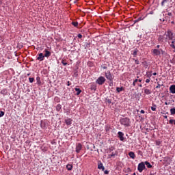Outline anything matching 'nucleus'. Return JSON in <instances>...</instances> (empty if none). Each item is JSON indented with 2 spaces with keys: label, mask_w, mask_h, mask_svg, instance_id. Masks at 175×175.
Segmentation results:
<instances>
[{
  "label": "nucleus",
  "mask_w": 175,
  "mask_h": 175,
  "mask_svg": "<svg viewBox=\"0 0 175 175\" xmlns=\"http://www.w3.org/2000/svg\"><path fill=\"white\" fill-rule=\"evenodd\" d=\"M139 87H143V85L140 84V85H139Z\"/></svg>",
  "instance_id": "bf43d9fd"
},
{
  "label": "nucleus",
  "mask_w": 175,
  "mask_h": 175,
  "mask_svg": "<svg viewBox=\"0 0 175 175\" xmlns=\"http://www.w3.org/2000/svg\"><path fill=\"white\" fill-rule=\"evenodd\" d=\"M105 129L106 132H109L110 131V126L109 125H106L105 126Z\"/></svg>",
  "instance_id": "7c9ffc66"
},
{
  "label": "nucleus",
  "mask_w": 175,
  "mask_h": 175,
  "mask_svg": "<svg viewBox=\"0 0 175 175\" xmlns=\"http://www.w3.org/2000/svg\"><path fill=\"white\" fill-rule=\"evenodd\" d=\"M171 47H172V49H174V51H175V45L174 44H171Z\"/></svg>",
  "instance_id": "49530a36"
},
{
  "label": "nucleus",
  "mask_w": 175,
  "mask_h": 175,
  "mask_svg": "<svg viewBox=\"0 0 175 175\" xmlns=\"http://www.w3.org/2000/svg\"><path fill=\"white\" fill-rule=\"evenodd\" d=\"M157 49H159V45H157Z\"/></svg>",
  "instance_id": "052dcab7"
},
{
  "label": "nucleus",
  "mask_w": 175,
  "mask_h": 175,
  "mask_svg": "<svg viewBox=\"0 0 175 175\" xmlns=\"http://www.w3.org/2000/svg\"><path fill=\"white\" fill-rule=\"evenodd\" d=\"M144 169H146V165L144 162H142L138 164L137 170L139 172V173H142Z\"/></svg>",
  "instance_id": "20e7f679"
},
{
  "label": "nucleus",
  "mask_w": 175,
  "mask_h": 175,
  "mask_svg": "<svg viewBox=\"0 0 175 175\" xmlns=\"http://www.w3.org/2000/svg\"><path fill=\"white\" fill-rule=\"evenodd\" d=\"M105 77L107 79V80H109V81H113V75H111V72L110 71H107L105 72Z\"/></svg>",
  "instance_id": "39448f33"
},
{
  "label": "nucleus",
  "mask_w": 175,
  "mask_h": 175,
  "mask_svg": "<svg viewBox=\"0 0 175 175\" xmlns=\"http://www.w3.org/2000/svg\"><path fill=\"white\" fill-rule=\"evenodd\" d=\"M120 122L121 125H124L126 128H128V126H131V119L129 118H124L120 119Z\"/></svg>",
  "instance_id": "f03ea898"
},
{
  "label": "nucleus",
  "mask_w": 175,
  "mask_h": 175,
  "mask_svg": "<svg viewBox=\"0 0 175 175\" xmlns=\"http://www.w3.org/2000/svg\"><path fill=\"white\" fill-rule=\"evenodd\" d=\"M113 150H114V148H113V146L109 148V151H113Z\"/></svg>",
  "instance_id": "a18cd8bd"
},
{
  "label": "nucleus",
  "mask_w": 175,
  "mask_h": 175,
  "mask_svg": "<svg viewBox=\"0 0 175 175\" xmlns=\"http://www.w3.org/2000/svg\"><path fill=\"white\" fill-rule=\"evenodd\" d=\"M140 113H142V114H144L145 111H144V110L142 109V110L140 111Z\"/></svg>",
  "instance_id": "de8ad7c7"
},
{
  "label": "nucleus",
  "mask_w": 175,
  "mask_h": 175,
  "mask_svg": "<svg viewBox=\"0 0 175 175\" xmlns=\"http://www.w3.org/2000/svg\"><path fill=\"white\" fill-rule=\"evenodd\" d=\"M137 81H139V79H135V80H134V83H137Z\"/></svg>",
  "instance_id": "603ef678"
},
{
  "label": "nucleus",
  "mask_w": 175,
  "mask_h": 175,
  "mask_svg": "<svg viewBox=\"0 0 175 175\" xmlns=\"http://www.w3.org/2000/svg\"><path fill=\"white\" fill-rule=\"evenodd\" d=\"M72 25L77 28L79 27V23L78 22H72Z\"/></svg>",
  "instance_id": "bb28decb"
},
{
  "label": "nucleus",
  "mask_w": 175,
  "mask_h": 175,
  "mask_svg": "<svg viewBox=\"0 0 175 175\" xmlns=\"http://www.w3.org/2000/svg\"><path fill=\"white\" fill-rule=\"evenodd\" d=\"M152 52L154 54V55H159L161 53L163 54V51H162V49H152Z\"/></svg>",
  "instance_id": "423d86ee"
},
{
  "label": "nucleus",
  "mask_w": 175,
  "mask_h": 175,
  "mask_svg": "<svg viewBox=\"0 0 175 175\" xmlns=\"http://www.w3.org/2000/svg\"><path fill=\"white\" fill-rule=\"evenodd\" d=\"M16 48L17 49H23V44H18V45H16Z\"/></svg>",
  "instance_id": "4c0bfd02"
},
{
  "label": "nucleus",
  "mask_w": 175,
  "mask_h": 175,
  "mask_svg": "<svg viewBox=\"0 0 175 175\" xmlns=\"http://www.w3.org/2000/svg\"><path fill=\"white\" fill-rule=\"evenodd\" d=\"M138 81H139V83H142V79H138Z\"/></svg>",
  "instance_id": "4d7b16f0"
},
{
  "label": "nucleus",
  "mask_w": 175,
  "mask_h": 175,
  "mask_svg": "<svg viewBox=\"0 0 175 175\" xmlns=\"http://www.w3.org/2000/svg\"><path fill=\"white\" fill-rule=\"evenodd\" d=\"M98 169L102 170L103 172H105V167L103 166V163H102V161H98Z\"/></svg>",
  "instance_id": "1a4fd4ad"
},
{
  "label": "nucleus",
  "mask_w": 175,
  "mask_h": 175,
  "mask_svg": "<svg viewBox=\"0 0 175 175\" xmlns=\"http://www.w3.org/2000/svg\"><path fill=\"white\" fill-rule=\"evenodd\" d=\"M109 86H110V87H113V81H110V83H109Z\"/></svg>",
  "instance_id": "79ce46f5"
},
{
  "label": "nucleus",
  "mask_w": 175,
  "mask_h": 175,
  "mask_svg": "<svg viewBox=\"0 0 175 175\" xmlns=\"http://www.w3.org/2000/svg\"><path fill=\"white\" fill-rule=\"evenodd\" d=\"M146 76L148 77V79H150V77L152 76V71H147Z\"/></svg>",
  "instance_id": "dca6fc26"
},
{
  "label": "nucleus",
  "mask_w": 175,
  "mask_h": 175,
  "mask_svg": "<svg viewBox=\"0 0 175 175\" xmlns=\"http://www.w3.org/2000/svg\"><path fill=\"white\" fill-rule=\"evenodd\" d=\"M169 124H174V125H175V120H173V119L170 120Z\"/></svg>",
  "instance_id": "473e14b6"
},
{
  "label": "nucleus",
  "mask_w": 175,
  "mask_h": 175,
  "mask_svg": "<svg viewBox=\"0 0 175 175\" xmlns=\"http://www.w3.org/2000/svg\"><path fill=\"white\" fill-rule=\"evenodd\" d=\"M165 119L167 118V116H163Z\"/></svg>",
  "instance_id": "13d9d810"
},
{
  "label": "nucleus",
  "mask_w": 175,
  "mask_h": 175,
  "mask_svg": "<svg viewBox=\"0 0 175 175\" xmlns=\"http://www.w3.org/2000/svg\"><path fill=\"white\" fill-rule=\"evenodd\" d=\"M129 155L130 158H131L132 159H135V152H129Z\"/></svg>",
  "instance_id": "f3484780"
},
{
  "label": "nucleus",
  "mask_w": 175,
  "mask_h": 175,
  "mask_svg": "<svg viewBox=\"0 0 175 175\" xmlns=\"http://www.w3.org/2000/svg\"><path fill=\"white\" fill-rule=\"evenodd\" d=\"M67 85H68V87H69V85H70V81H68L67 82Z\"/></svg>",
  "instance_id": "8fccbe9b"
},
{
  "label": "nucleus",
  "mask_w": 175,
  "mask_h": 175,
  "mask_svg": "<svg viewBox=\"0 0 175 175\" xmlns=\"http://www.w3.org/2000/svg\"><path fill=\"white\" fill-rule=\"evenodd\" d=\"M151 110H152V111H155L157 110V105L153 104V105H152V107H151Z\"/></svg>",
  "instance_id": "a878e982"
},
{
  "label": "nucleus",
  "mask_w": 175,
  "mask_h": 175,
  "mask_svg": "<svg viewBox=\"0 0 175 175\" xmlns=\"http://www.w3.org/2000/svg\"><path fill=\"white\" fill-rule=\"evenodd\" d=\"M116 91L117 92H121V91H124V87H121V88H116Z\"/></svg>",
  "instance_id": "393cba45"
},
{
  "label": "nucleus",
  "mask_w": 175,
  "mask_h": 175,
  "mask_svg": "<svg viewBox=\"0 0 175 175\" xmlns=\"http://www.w3.org/2000/svg\"><path fill=\"white\" fill-rule=\"evenodd\" d=\"M38 61H44V55L43 53H39L38 57H37Z\"/></svg>",
  "instance_id": "ddd939ff"
},
{
  "label": "nucleus",
  "mask_w": 175,
  "mask_h": 175,
  "mask_svg": "<svg viewBox=\"0 0 175 175\" xmlns=\"http://www.w3.org/2000/svg\"><path fill=\"white\" fill-rule=\"evenodd\" d=\"M117 155H118V152H113L111 154H109V158H115Z\"/></svg>",
  "instance_id": "2eb2a0df"
},
{
  "label": "nucleus",
  "mask_w": 175,
  "mask_h": 175,
  "mask_svg": "<svg viewBox=\"0 0 175 175\" xmlns=\"http://www.w3.org/2000/svg\"><path fill=\"white\" fill-rule=\"evenodd\" d=\"M159 41L161 42L160 43H165V44L167 43V38H165L162 36L159 37Z\"/></svg>",
  "instance_id": "f8f14e48"
},
{
  "label": "nucleus",
  "mask_w": 175,
  "mask_h": 175,
  "mask_svg": "<svg viewBox=\"0 0 175 175\" xmlns=\"http://www.w3.org/2000/svg\"><path fill=\"white\" fill-rule=\"evenodd\" d=\"M133 87H135L136 86V82L133 81Z\"/></svg>",
  "instance_id": "3c124183"
},
{
  "label": "nucleus",
  "mask_w": 175,
  "mask_h": 175,
  "mask_svg": "<svg viewBox=\"0 0 175 175\" xmlns=\"http://www.w3.org/2000/svg\"><path fill=\"white\" fill-rule=\"evenodd\" d=\"M167 16H169L170 17L173 16V14L172 12H167V14H165Z\"/></svg>",
  "instance_id": "c9c22d12"
},
{
  "label": "nucleus",
  "mask_w": 175,
  "mask_h": 175,
  "mask_svg": "<svg viewBox=\"0 0 175 175\" xmlns=\"http://www.w3.org/2000/svg\"><path fill=\"white\" fill-rule=\"evenodd\" d=\"M105 82L106 78L102 76L99 77L96 81V84H98V85H103V84H105Z\"/></svg>",
  "instance_id": "7ed1b4c3"
},
{
  "label": "nucleus",
  "mask_w": 175,
  "mask_h": 175,
  "mask_svg": "<svg viewBox=\"0 0 175 175\" xmlns=\"http://www.w3.org/2000/svg\"><path fill=\"white\" fill-rule=\"evenodd\" d=\"M170 113H171V116H174L175 115V108H172L170 109Z\"/></svg>",
  "instance_id": "c756f323"
},
{
  "label": "nucleus",
  "mask_w": 175,
  "mask_h": 175,
  "mask_svg": "<svg viewBox=\"0 0 175 175\" xmlns=\"http://www.w3.org/2000/svg\"><path fill=\"white\" fill-rule=\"evenodd\" d=\"M34 80L35 79L33 77L29 78V83H32L33 81H34Z\"/></svg>",
  "instance_id": "72a5a7b5"
},
{
  "label": "nucleus",
  "mask_w": 175,
  "mask_h": 175,
  "mask_svg": "<svg viewBox=\"0 0 175 175\" xmlns=\"http://www.w3.org/2000/svg\"><path fill=\"white\" fill-rule=\"evenodd\" d=\"M133 175H136V173H133Z\"/></svg>",
  "instance_id": "680f3d73"
},
{
  "label": "nucleus",
  "mask_w": 175,
  "mask_h": 175,
  "mask_svg": "<svg viewBox=\"0 0 175 175\" xmlns=\"http://www.w3.org/2000/svg\"><path fill=\"white\" fill-rule=\"evenodd\" d=\"M146 83H150V78L146 80Z\"/></svg>",
  "instance_id": "09e8293b"
},
{
  "label": "nucleus",
  "mask_w": 175,
  "mask_h": 175,
  "mask_svg": "<svg viewBox=\"0 0 175 175\" xmlns=\"http://www.w3.org/2000/svg\"><path fill=\"white\" fill-rule=\"evenodd\" d=\"M66 125H72V120L71 119H66L65 120Z\"/></svg>",
  "instance_id": "6ab92c4d"
},
{
  "label": "nucleus",
  "mask_w": 175,
  "mask_h": 175,
  "mask_svg": "<svg viewBox=\"0 0 175 175\" xmlns=\"http://www.w3.org/2000/svg\"><path fill=\"white\" fill-rule=\"evenodd\" d=\"M118 137L120 140V142H124V133L121 132V131H119L118 133Z\"/></svg>",
  "instance_id": "9b49d317"
},
{
  "label": "nucleus",
  "mask_w": 175,
  "mask_h": 175,
  "mask_svg": "<svg viewBox=\"0 0 175 175\" xmlns=\"http://www.w3.org/2000/svg\"><path fill=\"white\" fill-rule=\"evenodd\" d=\"M144 94H146V95H150L151 94V90H150V89H144Z\"/></svg>",
  "instance_id": "a211bd4d"
},
{
  "label": "nucleus",
  "mask_w": 175,
  "mask_h": 175,
  "mask_svg": "<svg viewBox=\"0 0 175 175\" xmlns=\"http://www.w3.org/2000/svg\"><path fill=\"white\" fill-rule=\"evenodd\" d=\"M61 109H62V105H61L60 104H58L57 106H56V110L57 111H59L61 110Z\"/></svg>",
  "instance_id": "4be33fe9"
},
{
  "label": "nucleus",
  "mask_w": 175,
  "mask_h": 175,
  "mask_svg": "<svg viewBox=\"0 0 175 175\" xmlns=\"http://www.w3.org/2000/svg\"><path fill=\"white\" fill-rule=\"evenodd\" d=\"M103 69H107V66H103L102 67Z\"/></svg>",
  "instance_id": "864d4df0"
},
{
  "label": "nucleus",
  "mask_w": 175,
  "mask_h": 175,
  "mask_svg": "<svg viewBox=\"0 0 175 175\" xmlns=\"http://www.w3.org/2000/svg\"><path fill=\"white\" fill-rule=\"evenodd\" d=\"M145 165H146L147 167H148L149 169L152 167V165L148 161H145Z\"/></svg>",
  "instance_id": "5701e85b"
},
{
  "label": "nucleus",
  "mask_w": 175,
  "mask_h": 175,
  "mask_svg": "<svg viewBox=\"0 0 175 175\" xmlns=\"http://www.w3.org/2000/svg\"><path fill=\"white\" fill-rule=\"evenodd\" d=\"M76 91V95H79V94H81V90L80 88H75Z\"/></svg>",
  "instance_id": "b1692460"
},
{
  "label": "nucleus",
  "mask_w": 175,
  "mask_h": 175,
  "mask_svg": "<svg viewBox=\"0 0 175 175\" xmlns=\"http://www.w3.org/2000/svg\"><path fill=\"white\" fill-rule=\"evenodd\" d=\"M44 53H45L44 56L46 58H49V57L51 55V52H50V51H49V49H47L46 48L44 49Z\"/></svg>",
  "instance_id": "6e6552de"
},
{
  "label": "nucleus",
  "mask_w": 175,
  "mask_h": 175,
  "mask_svg": "<svg viewBox=\"0 0 175 175\" xmlns=\"http://www.w3.org/2000/svg\"><path fill=\"white\" fill-rule=\"evenodd\" d=\"M165 105H170V103H167V102H165Z\"/></svg>",
  "instance_id": "5fc2aeb1"
},
{
  "label": "nucleus",
  "mask_w": 175,
  "mask_h": 175,
  "mask_svg": "<svg viewBox=\"0 0 175 175\" xmlns=\"http://www.w3.org/2000/svg\"><path fill=\"white\" fill-rule=\"evenodd\" d=\"M135 62L136 65H139L140 64L138 59H135Z\"/></svg>",
  "instance_id": "58836bf2"
},
{
  "label": "nucleus",
  "mask_w": 175,
  "mask_h": 175,
  "mask_svg": "<svg viewBox=\"0 0 175 175\" xmlns=\"http://www.w3.org/2000/svg\"><path fill=\"white\" fill-rule=\"evenodd\" d=\"M77 36H78L79 39H81L83 38V35H81L80 33L78 34Z\"/></svg>",
  "instance_id": "ea45409f"
},
{
  "label": "nucleus",
  "mask_w": 175,
  "mask_h": 175,
  "mask_svg": "<svg viewBox=\"0 0 175 175\" xmlns=\"http://www.w3.org/2000/svg\"><path fill=\"white\" fill-rule=\"evenodd\" d=\"M107 103H111V100L108 99V100H107Z\"/></svg>",
  "instance_id": "c03bdc74"
},
{
  "label": "nucleus",
  "mask_w": 175,
  "mask_h": 175,
  "mask_svg": "<svg viewBox=\"0 0 175 175\" xmlns=\"http://www.w3.org/2000/svg\"><path fill=\"white\" fill-rule=\"evenodd\" d=\"M5 116V112L3 111H0V117H3Z\"/></svg>",
  "instance_id": "f704fd0d"
},
{
  "label": "nucleus",
  "mask_w": 175,
  "mask_h": 175,
  "mask_svg": "<svg viewBox=\"0 0 175 175\" xmlns=\"http://www.w3.org/2000/svg\"><path fill=\"white\" fill-rule=\"evenodd\" d=\"M142 20H143V18L139 17L137 20L134 21V23L136 24V23H139V21H142Z\"/></svg>",
  "instance_id": "2f4dec72"
},
{
  "label": "nucleus",
  "mask_w": 175,
  "mask_h": 175,
  "mask_svg": "<svg viewBox=\"0 0 175 175\" xmlns=\"http://www.w3.org/2000/svg\"><path fill=\"white\" fill-rule=\"evenodd\" d=\"M66 169H67V170L70 171V170H72V169H73V165L72 164H68L66 165Z\"/></svg>",
  "instance_id": "aec40b11"
},
{
  "label": "nucleus",
  "mask_w": 175,
  "mask_h": 175,
  "mask_svg": "<svg viewBox=\"0 0 175 175\" xmlns=\"http://www.w3.org/2000/svg\"><path fill=\"white\" fill-rule=\"evenodd\" d=\"M152 75L153 76H157V72H154Z\"/></svg>",
  "instance_id": "6e6d98bb"
},
{
  "label": "nucleus",
  "mask_w": 175,
  "mask_h": 175,
  "mask_svg": "<svg viewBox=\"0 0 175 175\" xmlns=\"http://www.w3.org/2000/svg\"><path fill=\"white\" fill-rule=\"evenodd\" d=\"M36 80H37V84H38V85H40V84H42V82L40 81V78L39 77H37Z\"/></svg>",
  "instance_id": "c85d7f7f"
},
{
  "label": "nucleus",
  "mask_w": 175,
  "mask_h": 175,
  "mask_svg": "<svg viewBox=\"0 0 175 175\" xmlns=\"http://www.w3.org/2000/svg\"><path fill=\"white\" fill-rule=\"evenodd\" d=\"M165 39H167V43H168V44H170V43H174V42L173 41V32H172V31L167 30V32H165Z\"/></svg>",
  "instance_id": "f257e3e1"
},
{
  "label": "nucleus",
  "mask_w": 175,
  "mask_h": 175,
  "mask_svg": "<svg viewBox=\"0 0 175 175\" xmlns=\"http://www.w3.org/2000/svg\"><path fill=\"white\" fill-rule=\"evenodd\" d=\"M170 92L171 94H175V85H172L170 87Z\"/></svg>",
  "instance_id": "4468645a"
},
{
  "label": "nucleus",
  "mask_w": 175,
  "mask_h": 175,
  "mask_svg": "<svg viewBox=\"0 0 175 175\" xmlns=\"http://www.w3.org/2000/svg\"><path fill=\"white\" fill-rule=\"evenodd\" d=\"M44 47H47L49 49V50H50L51 49V47H49L47 46H42L41 44H40V45H38L36 50H38L39 51H43V50H44V49H46Z\"/></svg>",
  "instance_id": "9d476101"
},
{
  "label": "nucleus",
  "mask_w": 175,
  "mask_h": 175,
  "mask_svg": "<svg viewBox=\"0 0 175 175\" xmlns=\"http://www.w3.org/2000/svg\"><path fill=\"white\" fill-rule=\"evenodd\" d=\"M62 64L64 65V66H66V65H68V63L66 62V59H62Z\"/></svg>",
  "instance_id": "cd10ccee"
},
{
  "label": "nucleus",
  "mask_w": 175,
  "mask_h": 175,
  "mask_svg": "<svg viewBox=\"0 0 175 175\" xmlns=\"http://www.w3.org/2000/svg\"><path fill=\"white\" fill-rule=\"evenodd\" d=\"M104 173H105V174H109V171L108 170H105V171H104Z\"/></svg>",
  "instance_id": "37998d69"
},
{
  "label": "nucleus",
  "mask_w": 175,
  "mask_h": 175,
  "mask_svg": "<svg viewBox=\"0 0 175 175\" xmlns=\"http://www.w3.org/2000/svg\"><path fill=\"white\" fill-rule=\"evenodd\" d=\"M83 148V145H81V144L78 143L76 145V152L77 154L80 153V151H81V149Z\"/></svg>",
  "instance_id": "0eeeda50"
},
{
  "label": "nucleus",
  "mask_w": 175,
  "mask_h": 175,
  "mask_svg": "<svg viewBox=\"0 0 175 175\" xmlns=\"http://www.w3.org/2000/svg\"><path fill=\"white\" fill-rule=\"evenodd\" d=\"M161 87H162V85L158 83V85L156 86V88H161Z\"/></svg>",
  "instance_id": "a19ab883"
},
{
  "label": "nucleus",
  "mask_w": 175,
  "mask_h": 175,
  "mask_svg": "<svg viewBox=\"0 0 175 175\" xmlns=\"http://www.w3.org/2000/svg\"><path fill=\"white\" fill-rule=\"evenodd\" d=\"M137 53H139V49H135L133 51V55L134 57H136V55H137Z\"/></svg>",
  "instance_id": "412c9836"
},
{
  "label": "nucleus",
  "mask_w": 175,
  "mask_h": 175,
  "mask_svg": "<svg viewBox=\"0 0 175 175\" xmlns=\"http://www.w3.org/2000/svg\"><path fill=\"white\" fill-rule=\"evenodd\" d=\"M165 2H167V0H163L161 2V6H163V5H165Z\"/></svg>",
  "instance_id": "e433bc0d"
}]
</instances>
